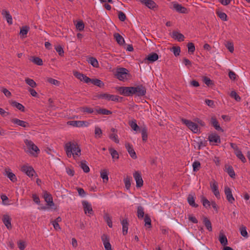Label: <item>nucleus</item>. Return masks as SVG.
Wrapping results in <instances>:
<instances>
[{"instance_id": "nucleus-23", "label": "nucleus", "mask_w": 250, "mask_h": 250, "mask_svg": "<svg viewBox=\"0 0 250 250\" xmlns=\"http://www.w3.org/2000/svg\"><path fill=\"white\" fill-rule=\"evenodd\" d=\"M225 170L229 175V176L232 178H234L235 176V172L231 166L226 165L225 166Z\"/></svg>"}, {"instance_id": "nucleus-61", "label": "nucleus", "mask_w": 250, "mask_h": 250, "mask_svg": "<svg viewBox=\"0 0 250 250\" xmlns=\"http://www.w3.org/2000/svg\"><path fill=\"white\" fill-rule=\"evenodd\" d=\"M118 18L122 21H124L126 19L125 14L122 11H119Z\"/></svg>"}, {"instance_id": "nucleus-10", "label": "nucleus", "mask_w": 250, "mask_h": 250, "mask_svg": "<svg viewBox=\"0 0 250 250\" xmlns=\"http://www.w3.org/2000/svg\"><path fill=\"white\" fill-rule=\"evenodd\" d=\"M11 220V218L8 215L4 214L3 215L2 221L8 229H12Z\"/></svg>"}, {"instance_id": "nucleus-48", "label": "nucleus", "mask_w": 250, "mask_h": 250, "mask_svg": "<svg viewBox=\"0 0 250 250\" xmlns=\"http://www.w3.org/2000/svg\"><path fill=\"white\" fill-rule=\"evenodd\" d=\"M230 96L234 98L237 102H240L241 101V97L237 94L235 91H232L230 94Z\"/></svg>"}, {"instance_id": "nucleus-31", "label": "nucleus", "mask_w": 250, "mask_h": 250, "mask_svg": "<svg viewBox=\"0 0 250 250\" xmlns=\"http://www.w3.org/2000/svg\"><path fill=\"white\" fill-rule=\"evenodd\" d=\"M203 223L206 227L207 229L209 231H212V226L210 220L207 217H204L203 219Z\"/></svg>"}, {"instance_id": "nucleus-17", "label": "nucleus", "mask_w": 250, "mask_h": 250, "mask_svg": "<svg viewBox=\"0 0 250 250\" xmlns=\"http://www.w3.org/2000/svg\"><path fill=\"white\" fill-rule=\"evenodd\" d=\"M210 124L213 126L217 131H221L223 132V129L220 127L219 124L214 116H212L210 119Z\"/></svg>"}, {"instance_id": "nucleus-28", "label": "nucleus", "mask_w": 250, "mask_h": 250, "mask_svg": "<svg viewBox=\"0 0 250 250\" xmlns=\"http://www.w3.org/2000/svg\"><path fill=\"white\" fill-rule=\"evenodd\" d=\"M10 103L12 106L17 108L21 111L24 112V106L21 104L18 103L15 101H12L10 102Z\"/></svg>"}, {"instance_id": "nucleus-64", "label": "nucleus", "mask_w": 250, "mask_h": 250, "mask_svg": "<svg viewBox=\"0 0 250 250\" xmlns=\"http://www.w3.org/2000/svg\"><path fill=\"white\" fill-rule=\"evenodd\" d=\"M110 94L108 93H102L98 96L99 99H104L109 101Z\"/></svg>"}, {"instance_id": "nucleus-20", "label": "nucleus", "mask_w": 250, "mask_h": 250, "mask_svg": "<svg viewBox=\"0 0 250 250\" xmlns=\"http://www.w3.org/2000/svg\"><path fill=\"white\" fill-rule=\"evenodd\" d=\"M142 2L149 9H154L157 7L156 3L152 0H142Z\"/></svg>"}, {"instance_id": "nucleus-29", "label": "nucleus", "mask_w": 250, "mask_h": 250, "mask_svg": "<svg viewBox=\"0 0 250 250\" xmlns=\"http://www.w3.org/2000/svg\"><path fill=\"white\" fill-rule=\"evenodd\" d=\"M86 122L81 121H71L68 122V124L75 127H82Z\"/></svg>"}, {"instance_id": "nucleus-27", "label": "nucleus", "mask_w": 250, "mask_h": 250, "mask_svg": "<svg viewBox=\"0 0 250 250\" xmlns=\"http://www.w3.org/2000/svg\"><path fill=\"white\" fill-rule=\"evenodd\" d=\"M104 219L105 221V222H106V223H107L108 226L109 228H112L113 227L112 221L111 217L110 216L109 214L108 213H104Z\"/></svg>"}, {"instance_id": "nucleus-25", "label": "nucleus", "mask_w": 250, "mask_h": 250, "mask_svg": "<svg viewBox=\"0 0 250 250\" xmlns=\"http://www.w3.org/2000/svg\"><path fill=\"white\" fill-rule=\"evenodd\" d=\"M78 111L83 113L91 114L94 112V109L88 106H83L78 108Z\"/></svg>"}, {"instance_id": "nucleus-19", "label": "nucleus", "mask_w": 250, "mask_h": 250, "mask_svg": "<svg viewBox=\"0 0 250 250\" xmlns=\"http://www.w3.org/2000/svg\"><path fill=\"white\" fill-rule=\"evenodd\" d=\"M208 139L210 142L221 143L220 136L216 133H212L208 136Z\"/></svg>"}, {"instance_id": "nucleus-39", "label": "nucleus", "mask_w": 250, "mask_h": 250, "mask_svg": "<svg viewBox=\"0 0 250 250\" xmlns=\"http://www.w3.org/2000/svg\"><path fill=\"white\" fill-rule=\"evenodd\" d=\"M144 216V211L143 207L140 206L137 208V217L139 219H142Z\"/></svg>"}, {"instance_id": "nucleus-9", "label": "nucleus", "mask_w": 250, "mask_h": 250, "mask_svg": "<svg viewBox=\"0 0 250 250\" xmlns=\"http://www.w3.org/2000/svg\"><path fill=\"white\" fill-rule=\"evenodd\" d=\"M11 121L12 123L24 128L30 127L29 124L28 123L17 118H12L11 119Z\"/></svg>"}, {"instance_id": "nucleus-35", "label": "nucleus", "mask_w": 250, "mask_h": 250, "mask_svg": "<svg viewBox=\"0 0 250 250\" xmlns=\"http://www.w3.org/2000/svg\"><path fill=\"white\" fill-rule=\"evenodd\" d=\"M132 177L131 176H127L124 178V181L126 189H129L131 187V181Z\"/></svg>"}, {"instance_id": "nucleus-58", "label": "nucleus", "mask_w": 250, "mask_h": 250, "mask_svg": "<svg viewBox=\"0 0 250 250\" xmlns=\"http://www.w3.org/2000/svg\"><path fill=\"white\" fill-rule=\"evenodd\" d=\"M172 51L175 56L179 55L181 50L180 47L179 46H173L172 48Z\"/></svg>"}, {"instance_id": "nucleus-7", "label": "nucleus", "mask_w": 250, "mask_h": 250, "mask_svg": "<svg viewBox=\"0 0 250 250\" xmlns=\"http://www.w3.org/2000/svg\"><path fill=\"white\" fill-rule=\"evenodd\" d=\"M224 192L228 201L230 204H233L235 201V199L233 196L231 189L229 187L225 186Z\"/></svg>"}, {"instance_id": "nucleus-49", "label": "nucleus", "mask_w": 250, "mask_h": 250, "mask_svg": "<svg viewBox=\"0 0 250 250\" xmlns=\"http://www.w3.org/2000/svg\"><path fill=\"white\" fill-rule=\"evenodd\" d=\"M147 129L144 128L142 129L141 134L142 136V140L143 141L146 142L147 139Z\"/></svg>"}, {"instance_id": "nucleus-57", "label": "nucleus", "mask_w": 250, "mask_h": 250, "mask_svg": "<svg viewBox=\"0 0 250 250\" xmlns=\"http://www.w3.org/2000/svg\"><path fill=\"white\" fill-rule=\"evenodd\" d=\"M203 81L204 83L208 86H210L213 84L212 81L207 77H204Z\"/></svg>"}, {"instance_id": "nucleus-1", "label": "nucleus", "mask_w": 250, "mask_h": 250, "mask_svg": "<svg viewBox=\"0 0 250 250\" xmlns=\"http://www.w3.org/2000/svg\"><path fill=\"white\" fill-rule=\"evenodd\" d=\"M118 91L121 95L125 96H131L135 95L138 97H142L146 94V88L143 84H140L137 86L119 87Z\"/></svg>"}, {"instance_id": "nucleus-53", "label": "nucleus", "mask_w": 250, "mask_h": 250, "mask_svg": "<svg viewBox=\"0 0 250 250\" xmlns=\"http://www.w3.org/2000/svg\"><path fill=\"white\" fill-rule=\"evenodd\" d=\"M56 51L58 53L60 56H63L64 54V51L62 46L60 45L57 46L55 47Z\"/></svg>"}, {"instance_id": "nucleus-18", "label": "nucleus", "mask_w": 250, "mask_h": 250, "mask_svg": "<svg viewBox=\"0 0 250 250\" xmlns=\"http://www.w3.org/2000/svg\"><path fill=\"white\" fill-rule=\"evenodd\" d=\"M171 37L173 39L177 40L178 42L184 41L185 39L184 36L182 34L176 31H173L172 32Z\"/></svg>"}, {"instance_id": "nucleus-44", "label": "nucleus", "mask_w": 250, "mask_h": 250, "mask_svg": "<svg viewBox=\"0 0 250 250\" xmlns=\"http://www.w3.org/2000/svg\"><path fill=\"white\" fill-rule=\"evenodd\" d=\"M217 15L223 21H227V15L226 13L221 11H216Z\"/></svg>"}, {"instance_id": "nucleus-59", "label": "nucleus", "mask_w": 250, "mask_h": 250, "mask_svg": "<svg viewBox=\"0 0 250 250\" xmlns=\"http://www.w3.org/2000/svg\"><path fill=\"white\" fill-rule=\"evenodd\" d=\"M202 200L203 205L204 207L207 208L210 206V203L209 201L207 198H206L205 197H203L202 198Z\"/></svg>"}, {"instance_id": "nucleus-24", "label": "nucleus", "mask_w": 250, "mask_h": 250, "mask_svg": "<svg viewBox=\"0 0 250 250\" xmlns=\"http://www.w3.org/2000/svg\"><path fill=\"white\" fill-rule=\"evenodd\" d=\"M159 58L158 55L156 53H152L148 54L146 60H147L149 62H153L157 61Z\"/></svg>"}, {"instance_id": "nucleus-5", "label": "nucleus", "mask_w": 250, "mask_h": 250, "mask_svg": "<svg viewBox=\"0 0 250 250\" xmlns=\"http://www.w3.org/2000/svg\"><path fill=\"white\" fill-rule=\"evenodd\" d=\"M182 122L186 125L194 133H197L199 132L198 126L196 123L185 119H182Z\"/></svg>"}, {"instance_id": "nucleus-37", "label": "nucleus", "mask_w": 250, "mask_h": 250, "mask_svg": "<svg viewBox=\"0 0 250 250\" xmlns=\"http://www.w3.org/2000/svg\"><path fill=\"white\" fill-rule=\"evenodd\" d=\"M91 83L99 87H103L104 86V83L100 80L97 79H92Z\"/></svg>"}, {"instance_id": "nucleus-62", "label": "nucleus", "mask_w": 250, "mask_h": 250, "mask_svg": "<svg viewBox=\"0 0 250 250\" xmlns=\"http://www.w3.org/2000/svg\"><path fill=\"white\" fill-rule=\"evenodd\" d=\"M122 98L117 95L110 94L109 101L118 102Z\"/></svg>"}, {"instance_id": "nucleus-12", "label": "nucleus", "mask_w": 250, "mask_h": 250, "mask_svg": "<svg viewBox=\"0 0 250 250\" xmlns=\"http://www.w3.org/2000/svg\"><path fill=\"white\" fill-rule=\"evenodd\" d=\"M82 205L84 209V211L85 214L89 213L92 214L93 213V211L90 204L87 201H83L82 202Z\"/></svg>"}, {"instance_id": "nucleus-40", "label": "nucleus", "mask_w": 250, "mask_h": 250, "mask_svg": "<svg viewBox=\"0 0 250 250\" xmlns=\"http://www.w3.org/2000/svg\"><path fill=\"white\" fill-rule=\"evenodd\" d=\"M109 151L113 159H119V154L118 152L113 148H109Z\"/></svg>"}, {"instance_id": "nucleus-43", "label": "nucleus", "mask_w": 250, "mask_h": 250, "mask_svg": "<svg viewBox=\"0 0 250 250\" xmlns=\"http://www.w3.org/2000/svg\"><path fill=\"white\" fill-rule=\"evenodd\" d=\"M101 177L103 180L104 183L107 182L108 180V177L107 173L106 170H103L101 172Z\"/></svg>"}, {"instance_id": "nucleus-30", "label": "nucleus", "mask_w": 250, "mask_h": 250, "mask_svg": "<svg viewBox=\"0 0 250 250\" xmlns=\"http://www.w3.org/2000/svg\"><path fill=\"white\" fill-rule=\"evenodd\" d=\"M187 200L188 203L189 204L190 206L194 208L198 207V205L195 203V199L193 195H192L191 194H189L188 195Z\"/></svg>"}, {"instance_id": "nucleus-34", "label": "nucleus", "mask_w": 250, "mask_h": 250, "mask_svg": "<svg viewBox=\"0 0 250 250\" xmlns=\"http://www.w3.org/2000/svg\"><path fill=\"white\" fill-rule=\"evenodd\" d=\"M235 154L239 158L243 163H245L246 162V159L242 154L241 151L240 149H238L236 151L234 152Z\"/></svg>"}, {"instance_id": "nucleus-2", "label": "nucleus", "mask_w": 250, "mask_h": 250, "mask_svg": "<svg viewBox=\"0 0 250 250\" xmlns=\"http://www.w3.org/2000/svg\"><path fill=\"white\" fill-rule=\"evenodd\" d=\"M64 150L68 158L72 156L77 160L81 155V149L78 143L75 142H68L64 146Z\"/></svg>"}, {"instance_id": "nucleus-46", "label": "nucleus", "mask_w": 250, "mask_h": 250, "mask_svg": "<svg viewBox=\"0 0 250 250\" xmlns=\"http://www.w3.org/2000/svg\"><path fill=\"white\" fill-rule=\"evenodd\" d=\"M46 82H48L49 83L58 86L59 85V84H60V82L59 81L50 77L46 78Z\"/></svg>"}, {"instance_id": "nucleus-14", "label": "nucleus", "mask_w": 250, "mask_h": 250, "mask_svg": "<svg viewBox=\"0 0 250 250\" xmlns=\"http://www.w3.org/2000/svg\"><path fill=\"white\" fill-rule=\"evenodd\" d=\"M125 146L130 157L134 159H136L137 157L132 145L127 143L125 144Z\"/></svg>"}, {"instance_id": "nucleus-38", "label": "nucleus", "mask_w": 250, "mask_h": 250, "mask_svg": "<svg viewBox=\"0 0 250 250\" xmlns=\"http://www.w3.org/2000/svg\"><path fill=\"white\" fill-rule=\"evenodd\" d=\"M144 221L145 222V226L147 227L148 228H151V220L148 214L145 215Z\"/></svg>"}, {"instance_id": "nucleus-26", "label": "nucleus", "mask_w": 250, "mask_h": 250, "mask_svg": "<svg viewBox=\"0 0 250 250\" xmlns=\"http://www.w3.org/2000/svg\"><path fill=\"white\" fill-rule=\"evenodd\" d=\"M114 39L116 40V41L117 43L120 45H123L125 43V40L124 38L119 33H115L113 35Z\"/></svg>"}, {"instance_id": "nucleus-33", "label": "nucleus", "mask_w": 250, "mask_h": 250, "mask_svg": "<svg viewBox=\"0 0 250 250\" xmlns=\"http://www.w3.org/2000/svg\"><path fill=\"white\" fill-rule=\"evenodd\" d=\"M219 240L223 246H226L228 244V240L225 235L220 233Z\"/></svg>"}, {"instance_id": "nucleus-60", "label": "nucleus", "mask_w": 250, "mask_h": 250, "mask_svg": "<svg viewBox=\"0 0 250 250\" xmlns=\"http://www.w3.org/2000/svg\"><path fill=\"white\" fill-rule=\"evenodd\" d=\"M109 138L114 141L116 143H119V140L118 138V135L116 133H112L109 135Z\"/></svg>"}, {"instance_id": "nucleus-50", "label": "nucleus", "mask_w": 250, "mask_h": 250, "mask_svg": "<svg viewBox=\"0 0 250 250\" xmlns=\"http://www.w3.org/2000/svg\"><path fill=\"white\" fill-rule=\"evenodd\" d=\"M192 167H193V171H197L199 170V169L200 168L201 164H200V162L196 161L193 163Z\"/></svg>"}, {"instance_id": "nucleus-55", "label": "nucleus", "mask_w": 250, "mask_h": 250, "mask_svg": "<svg viewBox=\"0 0 250 250\" xmlns=\"http://www.w3.org/2000/svg\"><path fill=\"white\" fill-rule=\"evenodd\" d=\"M240 233L241 235L247 238L248 237V234L247 231L246 227L245 226L242 227L240 229Z\"/></svg>"}, {"instance_id": "nucleus-56", "label": "nucleus", "mask_w": 250, "mask_h": 250, "mask_svg": "<svg viewBox=\"0 0 250 250\" xmlns=\"http://www.w3.org/2000/svg\"><path fill=\"white\" fill-rule=\"evenodd\" d=\"M73 75L78 79L80 80L81 81L83 79L84 74L81 73L78 71H74Z\"/></svg>"}, {"instance_id": "nucleus-21", "label": "nucleus", "mask_w": 250, "mask_h": 250, "mask_svg": "<svg viewBox=\"0 0 250 250\" xmlns=\"http://www.w3.org/2000/svg\"><path fill=\"white\" fill-rule=\"evenodd\" d=\"M95 111L98 114L100 115H110L112 112L106 108H102L99 106H97Z\"/></svg>"}, {"instance_id": "nucleus-47", "label": "nucleus", "mask_w": 250, "mask_h": 250, "mask_svg": "<svg viewBox=\"0 0 250 250\" xmlns=\"http://www.w3.org/2000/svg\"><path fill=\"white\" fill-rule=\"evenodd\" d=\"M32 61L35 63L39 65H42L43 64L42 60L39 57H33Z\"/></svg>"}, {"instance_id": "nucleus-4", "label": "nucleus", "mask_w": 250, "mask_h": 250, "mask_svg": "<svg viewBox=\"0 0 250 250\" xmlns=\"http://www.w3.org/2000/svg\"><path fill=\"white\" fill-rule=\"evenodd\" d=\"M24 143L26 145L27 148L30 150V153L34 156H37L34 152H31V150L34 151L37 154L40 152V149L37 146H36L33 142L27 139L24 140Z\"/></svg>"}, {"instance_id": "nucleus-11", "label": "nucleus", "mask_w": 250, "mask_h": 250, "mask_svg": "<svg viewBox=\"0 0 250 250\" xmlns=\"http://www.w3.org/2000/svg\"><path fill=\"white\" fill-rule=\"evenodd\" d=\"M43 197L45 201L47 203V205L51 207L54 205L53 198L51 194L46 191H44L43 192Z\"/></svg>"}, {"instance_id": "nucleus-45", "label": "nucleus", "mask_w": 250, "mask_h": 250, "mask_svg": "<svg viewBox=\"0 0 250 250\" xmlns=\"http://www.w3.org/2000/svg\"><path fill=\"white\" fill-rule=\"evenodd\" d=\"M187 46L188 48V52L190 54H192L194 52L195 50L194 43H193L192 42H189L188 43Z\"/></svg>"}, {"instance_id": "nucleus-13", "label": "nucleus", "mask_w": 250, "mask_h": 250, "mask_svg": "<svg viewBox=\"0 0 250 250\" xmlns=\"http://www.w3.org/2000/svg\"><path fill=\"white\" fill-rule=\"evenodd\" d=\"M210 188L215 197L218 199H220V195L217 183L215 181L213 183H210Z\"/></svg>"}, {"instance_id": "nucleus-15", "label": "nucleus", "mask_w": 250, "mask_h": 250, "mask_svg": "<svg viewBox=\"0 0 250 250\" xmlns=\"http://www.w3.org/2000/svg\"><path fill=\"white\" fill-rule=\"evenodd\" d=\"M173 8L178 12L180 13H187V9L178 3H174L173 4Z\"/></svg>"}, {"instance_id": "nucleus-22", "label": "nucleus", "mask_w": 250, "mask_h": 250, "mask_svg": "<svg viewBox=\"0 0 250 250\" xmlns=\"http://www.w3.org/2000/svg\"><path fill=\"white\" fill-rule=\"evenodd\" d=\"M123 227V234L126 235L127 233V230L129 226L128 220L127 218H125L121 221Z\"/></svg>"}, {"instance_id": "nucleus-51", "label": "nucleus", "mask_w": 250, "mask_h": 250, "mask_svg": "<svg viewBox=\"0 0 250 250\" xmlns=\"http://www.w3.org/2000/svg\"><path fill=\"white\" fill-rule=\"evenodd\" d=\"M76 27L77 30L80 31H83L84 28L83 22L82 21H78L76 25Z\"/></svg>"}, {"instance_id": "nucleus-16", "label": "nucleus", "mask_w": 250, "mask_h": 250, "mask_svg": "<svg viewBox=\"0 0 250 250\" xmlns=\"http://www.w3.org/2000/svg\"><path fill=\"white\" fill-rule=\"evenodd\" d=\"M1 14L3 17L5 18L7 21V23L9 25H11L13 24L12 17V16L10 14L9 12L5 9H3L2 10Z\"/></svg>"}, {"instance_id": "nucleus-41", "label": "nucleus", "mask_w": 250, "mask_h": 250, "mask_svg": "<svg viewBox=\"0 0 250 250\" xmlns=\"http://www.w3.org/2000/svg\"><path fill=\"white\" fill-rule=\"evenodd\" d=\"M25 82L28 85L32 88L36 87L37 85L36 82L33 79H30L29 78H26Z\"/></svg>"}, {"instance_id": "nucleus-52", "label": "nucleus", "mask_w": 250, "mask_h": 250, "mask_svg": "<svg viewBox=\"0 0 250 250\" xmlns=\"http://www.w3.org/2000/svg\"><path fill=\"white\" fill-rule=\"evenodd\" d=\"M29 30V27L27 26L22 27L20 30V34L22 36H26Z\"/></svg>"}, {"instance_id": "nucleus-42", "label": "nucleus", "mask_w": 250, "mask_h": 250, "mask_svg": "<svg viewBox=\"0 0 250 250\" xmlns=\"http://www.w3.org/2000/svg\"><path fill=\"white\" fill-rule=\"evenodd\" d=\"M128 124L130 127L135 131H137L139 129V127L137 125L136 121L135 120L129 121Z\"/></svg>"}, {"instance_id": "nucleus-36", "label": "nucleus", "mask_w": 250, "mask_h": 250, "mask_svg": "<svg viewBox=\"0 0 250 250\" xmlns=\"http://www.w3.org/2000/svg\"><path fill=\"white\" fill-rule=\"evenodd\" d=\"M6 175L9 178V179L13 182H15L17 181L16 175L9 171H6Z\"/></svg>"}, {"instance_id": "nucleus-32", "label": "nucleus", "mask_w": 250, "mask_h": 250, "mask_svg": "<svg viewBox=\"0 0 250 250\" xmlns=\"http://www.w3.org/2000/svg\"><path fill=\"white\" fill-rule=\"evenodd\" d=\"M88 63L91 64L93 67L98 68L99 66L97 60L94 57H90L87 60Z\"/></svg>"}, {"instance_id": "nucleus-54", "label": "nucleus", "mask_w": 250, "mask_h": 250, "mask_svg": "<svg viewBox=\"0 0 250 250\" xmlns=\"http://www.w3.org/2000/svg\"><path fill=\"white\" fill-rule=\"evenodd\" d=\"M81 167L83 169V171L85 173L88 172L90 170L88 166L86 165V164L85 162L81 163Z\"/></svg>"}, {"instance_id": "nucleus-63", "label": "nucleus", "mask_w": 250, "mask_h": 250, "mask_svg": "<svg viewBox=\"0 0 250 250\" xmlns=\"http://www.w3.org/2000/svg\"><path fill=\"white\" fill-rule=\"evenodd\" d=\"M76 189L80 196L83 197L85 196L86 192L83 188H77Z\"/></svg>"}, {"instance_id": "nucleus-6", "label": "nucleus", "mask_w": 250, "mask_h": 250, "mask_svg": "<svg viewBox=\"0 0 250 250\" xmlns=\"http://www.w3.org/2000/svg\"><path fill=\"white\" fill-rule=\"evenodd\" d=\"M21 170L29 177H32L35 173V171L32 167L28 165H23L21 167Z\"/></svg>"}, {"instance_id": "nucleus-8", "label": "nucleus", "mask_w": 250, "mask_h": 250, "mask_svg": "<svg viewBox=\"0 0 250 250\" xmlns=\"http://www.w3.org/2000/svg\"><path fill=\"white\" fill-rule=\"evenodd\" d=\"M133 177L136 182V187L137 188H141L143 185V180L142 178L141 173L136 171L133 173Z\"/></svg>"}, {"instance_id": "nucleus-3", "label": "nucleus", "mask_w": 250, "mask_h": 250, "mask_svg": "<svg viewBox=\"0 0 250 250\" xmlns=\"http://www.w3.org/2000/svg\"><path fill=\"white\" fill-rule=\"evenodd\" d=\"M115 76L120 81H125L128 79L130 74L127 69L123 67L117 68Z\"/></svg>"}]
</instances>
